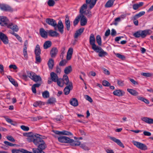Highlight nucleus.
<instances>
[{"label":"nucleus","instance_id":"40","mask_svg":"<svg viewBox=\"0 0 153 153\" xmlns=\"http://www.w3.org/2000/svg\"><path fill=\"white\" fill-rule=\"evenodd\" d=\"M107 55V53L106 52L104 51L102 49V50L100 51L98 54L99 56L100 57L104 56Z\"/></svg>","mask_w":153,"mask_h":153},{"label":"nucleus","instance_id":"57","mask_svg":"<svg viewBox=\"0 0 153 153\" xmlns=\"http://www.w3.org/2000/svg\"><path fill=\"white\" fill-rule=\"evenodd\" d=\"M102 84L103 85L105 86H109L110 85V83L108 81L105 80L103 81Z\"/></svg>","mask_w":153,"mask_h":153},{"label":"nucleus","instance_id":"23","mask_svg":"<svg viewBox=\"0 0 153 153\" xmlns=\"http://www.w3.org/2000/svg\"><path fill=\"white\" fill-rule=\"evenodd\" d=\"M49 36L52 37L57 36L59 35V33L56 31L50 30L48 31Z\"/></svg>","mask_w":153,"mask_h":153},{"label":"nucleus","instance_id":"22","mask_svg":"<svg viewBox=\"0 0 153 153\" xmlns=\"http://www.w3.org/2000/svg\"><path fill=\"white\" fill-rule=\"evenodd\" d=\"M73 53V49L72 48H70L68 51L66 59L67 60H70Z\"/></svg>","mask_w":153,"mask_h":153},{"label":"nucleus","instance_id":"18","mask_svg":"<svg viewBox=\"0 0 153 153\" xmlns=\"http://www.w3.org/2000/svg\"><path fill=\"white\" fill-rule=\"evenodd\" d=\"M141 119L142 120L148 124H153V119L148 117H144L141 118Z\"/></svg>","mask_w":153,"mask_h":153},{"label":"nucleus","instance_id":"21","mask_svg":"<svg viewBox=\"0 0 153 153\" xmlns=\"http://www.w3.org/2000/svg\"><path fill=\"white\" fill-rule=\"evenodd\" d=\"M50 76L51 79L55 82H56V81L59 79L57 74L54 72H52L51 73Z\"/></svg>","mask_w":153,"mask_h":153},{"label":"nucleus","instance_id":"27","mask_svg":"<svg viewBox=\"0 0 153 153\" xmlns=\"http://www.w3.org/2000/svg\"><path fill=\"white\" fill-rule=\"evenodd\" d=\"M115 0H109L105 4V7H110L112 6Z\"/></svg>","mask_w":153,"mask_h":153},{"label":"nucleus","instance_id":"2","mask_svg":"<svg viewBox=\"0 0 153 153\" xmlns=\"http://www.w3.org/2000/svg\"><path fill=\"white\" fill-rule=\"evenodd\" d=\"M38 148H33L32 149L33 152L34 153H45L43 151L46 147V145L45 142L43 140L38 145Z\"/></svg>","mask_w":153,"mask_h":153},{"label":"nucleus","instance_id":"5","mask_svg":"<svg viewBox=\"0 0 153 153\" xmlns=\"http://www.w3.org/2000/svg\"><path fill=\"white\" fill-rule=\"evenodd\" d=\"M132 143L137 148L142 150H145L147 149V146L145 144L134 140L132 141Z\"/></svg>","mask_w":153,"mask_h":153},{"label":"nucleus","instance_id":"44","mask_svg":"<svg viewBox=\"0 0 153 153\" xmlns=\"http://www.w3.org/2000/svg\"><path fill=\"white\" fill-rule=\"evenodd\" d=\"M4 146L7 147L8 146H13L16 145L15 144H13L12 143H10L8 141H4Z\"/></svg>","mask_w":153,"mask_h":153},{"label":"nucleus","instance_id":"52","mask_svg":"<svg viewBox=\"0 0 153 153\" xmlns=\"http://www.w3.org/2000/svg\"><path fill=\"white\" fill-rule=\"evenodd\" d=\"M141 75L147 77H151L152 75V74L149 73H142Z\"/></svg>","mask_w":153,"mask_h":153},{"label":"nucleus","instance_id":"11","mask_svg":"<svg viewBox=\"0 0 153 153\" xmlns=\"http://www.w3.org/2000/svg\"><path fill=\"white\" fill-rule=\"evenodd\" d=\"M39 136L40 135L38 134H36V136L35 137L33 143L36 146L38 145L43 140L41 138L39 137Z\"/></svg>","mask_w":153,"mask_h":153},{"label":"nucleus","instance_id":"26","mask_svg":"<svg viewBox=\"0 0 153 153\" xmlns=\"http://www.w3.org/2000/svg\"><path fill=\"white\" fill-rule=\"evenodd\" d=\"M84 30V28L83 27H82L77 30L75 34V38H77L80 35L83 33Z\"/></svg>","mask_w":153,"mask_h":153},{"label":"nucleus","instance_id":"1","mask_svg":"<svg viewBox=\"0 0 153 153\" xmlns=\"http://www.w3.org/2000/svg\"><path fill=\"white\" fill-rule=\"evenodd\" d=\"M45 22L49 25L53 27L55 30H56L58 29L61 33H63L64 25L61 20L59 21L57 24L56 21L52 19H46Z\"/></svg>","mask_w":153,"mask_h":153},{"label":"nucleus","instance_id":"55","mask_svg":"<svg viewBox=\"0 0 153 153\" xmlns=\"http://www.w3.org/2000/svg\"><path fill=\"white\" fill-rule=\"evenodd\" d=\"M133 36L137 38H138L141 36H140V30L134 33L133 34Z\"/></svg>","mask_w":153,"mask_h":153},{"label":"nucleus","instance_id":"62","mask_svg":"<svg viewBox=\"0 0 153 153\" xmlns=\"http://www.w3.org/2000/svg\"><path fill=\"white\" fill-rule=\"evenodd\" d=\"M42 104V102L41 101L36 102L33 104V106L35 107H37L38 106Z\"/></svg>","mask_w":153,"mask_h":153},{"label":"nucleus","instance_id":"56","mask_svg":"<svg viewBox=\"0 0 153 153\" xmlns=\"http://www.w3.org/2000/svg\"><path fill=\"white\" fill-rule=\"evenodd\" d=\"M20 128L22 130L25 131H27L29 129V128L28 127L23 125L21 126H20Z\"/></svg>","mask_w":153,"mask_h":153},{"label":"nucleus","instance_id":"16","mask_svg":"<svg viewBox=\"0 0 153 153\" xmlns=\"http://www.w3.org/2000/svg\"><path fill=\"white\" fill-rule=\"evenodd\" d=\"M39 33L42 37L46 38L48 36V32L46 31L43 28H41L39 30Z\"/></svg>","mask_w":153,"mask_h":153},{"label":"nucleus","instance_id":"42","mask_svg":"<svg viewBox=\"0 0 153 153\" xmlns=\"http://www.w3.org/2000/svg\"><path fill=\"white\" fill-rule=\"evenodd\" d=\"M9 78H8L9 79L10 82L15 86H17L18 85V84L17 83L15 82L14 80L10 76H9Z\"/></svg>","mask_w":153,"mask_h":153},{"label":"nucleus","instance_id":"29","mask_svg":"<svg viewBox=\"0 0 153 153\" xmlns=\"http://www.w3.org/2000/svg\"><path fill=\"white\" fill-rule=\"evenodd\" d=\"M92 48L96 52L98 53H99L100 51L102 50V49L101 47L97 46L96 45L92 46Z\"/></svg>","mask_w":153,"mask_h":153},{"label":"nucleus","instance_id":"60","mask_svg":"<svg viewBox=\"0 0 153 153\" xmlns=\"http://www.w3.org/2000/svg\"><path fill=\"white\" fill-rule=\"evenodd\" d=\"M7 138L8 140L12 142H14L15 141V140L13 138L10 136H7L6 137Z\"/></svg>","mask_w":153,"mask_h":153},{"label":"nucleus","instance_id":"39","mask_svg":"<svg viewBox=\"0 0 153 153\" xmlns=\"http://www.w3.org/2000/svg\"><path fill=\"white\" fill-rule=\"evenodd\" d=\"M36 136V134H32L30 136L27 137V140L29 142H33L35 137Z\"/></svg>","mask_w":153,"mask_h":153},{"label":"nucleus","instance_id":"32","mask_svg":"<svg viewBox=\"0 0 153 153\" xmlns=\"http://www.w3.org/2000/svg\"><path fill=\"white\" fill-rule=\"evenodd\" d=\"M54 64L53 60L52 59H50L48 62V65L49 69H52L53 68Z\"/></svg>","mask_w":153,"mask_h":153},{"label":"nucleus","instance_id":"47","mask_svg":"<svg viewBox=\"0 0 153 153\" xmlns=\"http://www.w3.org/2000/svg\"><path fill=\"white\" fill-rule=\"evenodd\" d=\"M80 147L83 149L85 150H89L90 149L88 146H86V145L84 143L81 144Z\"/></svg>","mask_w":153,"mask_h":153},{"label":"nucleus","instance_id":"31","mask_svg":"<svg viewBox=\"0 0 153 153\" xmlns=\"http://www.w3.org/2000/svg\"><path fill=\"white\" fill-rule=\"evenodd\" d=\"M51 44L52 43L51 41H47L45 42L44 44V48L45 49H47L50 47L51 46Z\"/></svg>","mask_w":153,"mask_h":153},{"label":"nucleus","instance_id":"8","mask_svg":"<svg viewBox=\"0 0 153 153\" xmlns=\"http://www.w3.org/2000/svg\"><path fill=\"white\" fill-rule=\"evenodd\" d=\"M70 138L66 136H61L58 138L59 141L63 143H70Z\"/></svg>","mask_w":153,"mask_h":153},{"label":"nucleus","instance_id":"36","mask_svg":"<svg viewBox=\"0 0 153 153\" xmlns=\"http://www.w3.org/2000/svg\"><path fill=\"white\" fill-rule=\"evenodd\" d=\"M70 143L72 146H78L81 145L80 141H74L73 139H71Z\"/></svg>","mask_w":153,"mask_h":153},{"label":"nucleus","instance_id":"53","mask_svg":"<svg viewBox=\"0 0 153 153\" xmlns=\"http://www.w3.org/2000/svg\"><path fill=\"white\" fill-rule=\"evenodd\" d=\"M84 13L88 17H90L91 16V12L89 10L84 11Z\"/></svg>","mask_w":153,"mask_h":153},{"label":"nucleus","instance_id":"3","mask_svg":"<svg viewBox=\"0 0 153 153\" xmlns=\"http://www.w3.org/2000/svg\"><path fill=\"white\" fill-rule=\"evenodd\" d=\"M57 84L58 85L61 87H62L63 86L64 84H65L66 85L70 82L69 80L68 76L66 75H64L63 76V79H59L57 81Z\"/></svg>","mask_w":153,"mask_h":153},{"label":"nucleus","instance_id":"63","mask_svg":"<svg viewBox=\"0 0 153 153\" xmlns=\"http://www.w3.org/2000/svg\"><path fill=\"white\" fill-rule=\"evenodd\" d=\"M23 53L24 57L26 58H27L28 56L27 53V49H26L25 48V49H23Z\"/></svg>","mask_w":153,"mask_h":153},{"label":"nucleus","instance_id":"37","mask_svg":"<svg viewBox=\"0 0 153 153\" xmlns=\"http://www.w3.org/2000/svg\"><path fill=\"white\" fill-rule=\"evenodd\" d=\"M87 5L86 4H84L81 7L80 10L79 12L80 14H83L84 12V10L87 8Z\"/></svg>","mask_w":153,"mask_h":153},{"label":"nucleus","instance_id":"34","mask_svg":"<svg viewBox=\"0 0 153 153\" xmlns=\"http://www.w3.org/2000/svg\"><path fill=\"white\" fill-rule=\"evenodd\" d=\"M35 52L36 56L40 55L41 54V50L38 45H37L36 47Z\"/></svg>","mask_w":153,"mask_h":153},{"label":"nucleus","instance_id":"20","mask_svg":"<svg viewBox=\"0 0 153 153\" xmlns=\"http://www.w3.org/2000/svg\"><path fill=\"white\" fill-rule=\"evenodd\" d=\"M7 27L12 29L13 31L17 32L19 30L18 26L16 25H13L12 23L9 24Z\"/></svg>","mask_w":153,"mask_h":153},{"label":"nucleus","instance_id":"14","mask_svg":"<svg viewBox=\"0 0 153 153\" xmlns=\"http://www.w3.org/2000/svg\"><path fill=\"white\" fill-rule=\"evenodd\" d=\"M110 138L111 140H113L114 142L116 143L118 145L124 148V146L123 144L121 142L120 140L119 139H117L114 137H110Z\"/></svg>","mask_w":153,"mask_h":153},{"label":"nucleus","instance_id":"50","mask_svg":"<svg viewBox=\"0 0 153 153\" xmlns=\"http://www.w3.org/2000/svg\"><path fill=\"white\" fill-rule=\"evenodd\" d=\"M55 4V2L53 0H49L48 2V4L49 6H53Z\"/></svg>","mask_w":153,"mask_h":153},{"label":"nucleus","instance_id":"6","mask_svg":"<svg viewBox=\"0 0 153 153\" xmlns=\"http://www.w3.org/2000/svg\"><path fill=\"white\" fill-rule=\"evenodd\" d=\"M0 9L2 11L12 12L13 9L9 5L4 4H0Z\"/></svg>","mask_w":153,"mask_h":153},{"label":"nucleus","instance_id":"59","mask_svg":"<svg viewBox=\"0 0 153 153\" xmlns=\"http://www.w3.org/2000/svg\"><path fill=\"white\" fill-rule=\"evenodd\" d=\"M85 99L90 102H93V100L92 98L89 96L88 95H85Z\"/></svg>","mask_w":153,"mask_h":153},{"label":"nucleus","instance_id":"25","mask_svg":"<svg viewBox=\"0 0 153 153\" xmlns=\"http://www.w3.org/2000/svg\"><path fill=\"white\" fill-rule=\"evenodd\" d=\"M65 24L68 30H69L70 27V22L69 20V17L66 16L65 19Z\"/></svg>","mask_w":153,"mask_h":153},{"label":"nucleus","instance_id":"30","mask_svg":"<svg viewBox=\"0 0 153 153\" xmlns=\"http://www.w3.org/2000/svg\"><path fill=\"white\" fill-rule=\"evenodd\" d=\"M143 4V2H140L138 4H134L133 5V8L134 10H137Z\"/></svg>","mask_w":153,"mask_h":153},{"label":"nucleus","instance_id":"51","mask_svg":"<svg viewBox=\"0 0 153 153\" xmlns=\"http://www.w3.org/2000/svg\"><path fill=\"white\" fill-rule=\"evenodd\" d=\"M62 134L67 135H72L73 134L71 132L66 131H61Z\"/></svg>","mask_w":153,"mask_h":153},{"label":"nucleus","instance_id":"58","mask_svg":"<svg viewBox=\"0 0 153 153\" xmlns=\"http://www.w3.org/2000/svg\"><path fill=\"white\" fill-rule=\"evenodd\" d=\"M116 55L117 57L119 58V59H124L125 58V56L122 55H121V54L117 53L116 54Z\"/></svg>","mask_w":153,"mask_h":153},{"label":"nucleus","instance_id":"49","mask_svg":"<svg viewBox=\"0 0 153 153\" xmlns=\"http://www.w3.org/2000/svg\"><path fill=\"white\" fill-rule=\"evenodd\" d=\"M80 19L79 16H77L76 19H75L73 22V24L74 26H75L78 23L79 21V19Z\"/></svg>","mask_w":153,"mask_h":153},{"label":"nucleus","instance_id":"61","mask_svg":"<svg viewBox=\"0 0 153 153\" xmlns=\"http://www.w3.org/2000/svg\"><path fill=\"white\" fill-rule=\"evenodd\" d=\"M102 70L103 71V73H104L105 74L108 75H110V73L109 71L107 69L104 68H102Z\"/></svg>","mask_w":153,"mask_h":153},{"label":"nucleus","instance_id":"28","mask_svg":"<svg viewBox=\"0 0 153 153\" xmlns=\"http://www.w3.org/2000/svg\"><path fill=\"white\" fill-rule=\"evenodd\" d=\"M72 71V68L71 65L66 67L64 70V72L66 75L70 74Z\"/></svg>","mask_w":153,"mask_h":153},{"label":"nucleus","instance_id":"64","mask_svg":"<svg viewBox=\"0 0 153 153\" xmlns=\"http://www.w3.org/2000/svg\"><path fill=\"white\" fill-rule=\"evenodd\" d=\"M117 82L118 85L119 86H123L124 85L123 81L122 80H117Z\"/></svg>","mask_w":153,"mask_h":153},{"label":"nucleus","instance_id":"54","mask_svg":"<svg viewBox=\"0 0 153 153\" xmlns=\"http://www.w3.org/2000/svg\"><path fill=\"white\" fill-rule=\"evenodd\" d=\"M97 0H93L90 4L89 5V7L90 9H92L96 4V2Z\"/></svg>","mask_w":153,"mask_h":153},{"label":"nucleus","instance_id":"10","mask_svg":"<svg viewBox=\"0 0 153 153\" xmlns=\"http://www.w3.org/2000/svg\"><path fill=\"white\" fill-rule=\"evenodd\" d=\"M0 39L5 44L8 43V40L7 36L4 34L0 32Z\"/></svg>","mask_w":153,"mask_h":153},{"label":"nucleus","instance_id":"24","mask_svg":"<svg viewBox=\"0 0 153 153\" xmlns=\"http://www.w3.org/2000/svg\"><path fill=\"white\" fill-rule=\"evenodd\" d=\"M70 104L72 106L76 107L78 105V101L75 98H73L71 99L70 101Z\"/></svg>","mask_w":153,"mask_h":153},{"label":"nucleus","instance_id":"48","mask_svg":"<svg viewBox=\"0 0 153 153\" xmlns=\"http://www.w3.org/2000/svg\"><path fill=\"white\" fill-rule=\"evenodd\" d=\"M63 117L61 115L58 116L56 118L53 119V120L56 122L60 121L62 119Z\"/></svg>","mask_w":153,"mask_h":153},{"label":"nucleus","instance_id":"15","mask_svg":"<svg viewBox=\"0 0 153 153\" xmlns=\"http://www.w3.org/2000/svg\"><path fill=\"white\" fill-rule=\"evenodd\" d=\"M58 52V50L56 48H52L50 52V54L52 57H56Z\"/></svg>","mask_w":153,"mask_h":153},{"label":"nucleus","instance_id":"33","mask_svg":"<svg viewBox=\"0 0 153 153\" xmlns=\"http://www.w3.org/2000/svg\"><path fill=\"white\" fill-rule=\"evenodd\" d=\"M127 91L130 94L133 96H137L138 94V93L134 90L128 88Z\"/></svg>","mask_w":153,"mask_h":153},{"label":"nucleus","instance_id":"45","mask_svg":"<svg viewBox=\"0 0 153 153\" xmlns=\"http://www.w3.org/2000/svg\"><path fill=\"white\" fill-rule=\"evenodd\" d=\"M4 118L6 120L8 123H10L11 125H14L15 124L13 123V121L10 119L8 118L7 117L4 116Z\"/></svg>","mask_w":153,"mask_h":153},{"label":"nucleus","instance_id":"7","mask_svg":"<svg viewBox=\"0 0 153 153\" xmlns=\"http://www.w3.org/2000/svg\"><path fill=\"white\" fill-rule=\"evenodd\" d=\"M66 85L67 86L65 88L64 90V93L66 95L68 94L69 93L70 91L73 88L72 83L71 82H70Z\"/></svg>","mask_w":153,"mask_h":153},{"label":"nucleus","instance_id":"17","mask_svg":"<svg viewBox=\"0 0 153 153\" xmlns=\"http://www.w3.org/2000/svg\"><path fill=\"white\" fill-rule=\"evenodd\" d=\"M95 39L94 35L92 33L91 34L89 37V43L91 47L96 45Z\"/></svg>","mask_w":153,"mask_h":153},{"label":"nucleus","instance_id":"13","mask_svg":"<svg viewBox=\"0 0 153 153\" xmlns=\"http://www.w3.org/2000/svg\"><path fill=\"white\" fill-rule=\"evenodd\" d=\"M140 36L143 38H145L147 34H150L152 31L150 30H140Z\"/></svg>","mask_w":153,"mask_h":153},{"label":"nucleus","instance_id":"9","mask_svg":"<svg viewBox=\"0 0 153 153\" xmlns=\"http://www.w3.org/2000/svg\"><path fill=\"white\" fill-rule=\"evenodd\" d=\"M8 21L7 18L5 17H0V25L2 26H7V27Z\"/></svg>","mask_w":153,"mask_h":153},{"label":"nucleus","instance_id":"4","mask_svg":"<svg viewBox=\"0 0 153 153\" xmlns=\"http://www.w3.org/2000/svg\"><path fill=\"white\" fill-rule=\"evenodd\" d=\"M27 73L28 76L34 82H36L41 80V77L37 75L34 73L32 72H29L28 71L27 72Z\"/></svg>","mask_w":153,"mask_h":153},{"label":"nucleus","instance_id":"43","mask_svg":"<svg viewBox=\"0 0 153 153\" xmlns=\"http://www.w3.org/2000/svg\"><path fill=\"white\" fill-rule=\"evenodd\" d=\"M96 39L97 42L99 45H102L101 39L100 36L99 35H97L96 38Z\"/></svg>","mask_w":153,"mask_h":153},{"label":"nucleus","instance_id":"12","mask_svg":"<svg viewBox=\"0 0 153 153\" xmlns=\"http://www.w3.org/2000/svg\"><path fill=\"white\" fill-rule=\"evenodd\" d=\"M80 19V25L81 26H84L86 25L87 23V20L86 18L83 15L80 14L79 16Z\"/></svg>","mask_w":153,"mask_h":153},{"label":"nucleus","instance_id":"35","mask_svg":"<svg viewBox=\"0 0 153 153\" xmlns=\"http://www.w3.org/2000/svg\"><path fill=\"white\" fill-rule=\"evenodd\" d=\"M145 13V11H141L139 12L138 14H136L133 17V19L134 20H135L137 19L140 17L141 16L143 15Z\"/></svg>","mask_w":153,"mask_h":153},{"label":"nucleus","instance_id":"41","mask_svg":"<svg viewBox=\"0 0 153 153\" xmlns=\"http://www.w3.org/2000/svg\"><path fill=\"white\" fill-rule=\"evenodd\" d=\"M42 96L43 98H47L49 97V93L47 91H45L42 93Z\"/></svg>","mask_w":153,"mask_h":153},{"label":"nucleus","instance_id":"19","mask_svg":"<svg viewBox=\"0 0 153 153\" xmlns=\"http://www.w3.org/2000/svg\"><path fill=\"white\" fill-rule=\"evenodd\" d=\"M114 94L115 95L120 97L124 95L125 94V92L120 90H118L114 91L113 92Z\"/></svg>","mask_w":153,"mask_h":153},{"label":"nucleus","instance_id":"46","mask_svg":"<svg viewBox=\"0 0 153 153\" xmlns=\"http://www.w3.org/2000/svg\"><path fill=\"white\" fill-rule=\"evenodd\" d=\"M24 150V149H13L12 150V153H22V150Z\"/></svg>","mask_w":153,"mask_h":153},{"label":"nucleus","instance_id":"38","mask_svg":"<svg viewBox=\"0 0 153 153\" xmlns=\"http://www.w3.org/2000/svg\"><path fill=\"white\" fill-rule=\"evenodd\" d=\"M56 102V99L53 97L49 98L46 102L47 104H53Z\"/></svg>","mask_w":153,"mask_h":153}]
</instances>
